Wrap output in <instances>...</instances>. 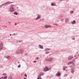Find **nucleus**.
<instances>
[{"label":"nucleus","instance_id":"f8f14e48","mask_svg":"<svg viewBox=\"0 0 79 79\" xmlns=\"http://www.w3.org/2000/svg\"><path fill=\"white\" fill-rule=\"evenodd\" d=\"M12 3H13V2H7L6 3H7V5H10V4H11Z\"/></svg>","mask_w":79,"mask_h":79},{"label":"nucleus","instance_id":"c03bdc74","mask_svg":"<svg viewBox=\"0 0 79 79\" xmlns=\"http://www.w3.org/2000/svg\"><path fill=\"white\" fill-rule=\"evenodd\" d=\"M65 67V68H68V67L65 66V67Z\"/></svg>","mask_w":79,"mask_h":79},{"label":"nucleus","instance_id":"a18cd8bd","mask_svg":"<svg viewBox=\"0 0 79 79\" xmlns=\"http://www.w3.org/2000/svg\"><path fill=\"white\" fill-rule=\"evenodd\" d=\"M10 36H11V34H10Z\"/></svg>","mask_w":79,"mask_h":79},{"label":"nucleus","instance_id":"7ed1b4c3","mask_svg":"<svg viewBox=\"0 0 79 79\" xmlns=\"http://www.w3.org/2000/svg\"><path fill=\"white\" fill-rule=\"evenodd\" d=\"M3 43H0V49H1V50L3 49Z\"/></svg>","mask_w":79,"mask_h":79},{"label":"nucleus","instance_id":"5701e85b","mask_svg":"<svg viewBox=\"0 0 79 79\" xmlns=\"http://www.w3.org/2000/svg\"><path fill=\"white\" fill-rule=\"evenodd\" d=\"M14 15H18V13H17L16 12H15L14 13Z\"/></svg>","mask_w":79,"mask_h":79},{"label":"nucleus","instance_id":"6e6552de","mask_svg":"<svg viewBox=\"0 0 79 79\" xmlns=\"http://www.w3.org/2000/svg\"><path fill=\"white\" fill-rule=\"evenodd\" d=\"M45 28H48V27H51L52 26L49 25H45Z\"/></svg>","mask_w":79,"mask_h":79},{"label":"nucleus","instance_id":"de8ad7c7","mask_svg":"<svg viewBox=\"0 0 79 79\" xmlns=\"http://www.w3.org/2000/svg\"><path fill=\"white\" fill-rule=\"evenodd\" d=\"M24 79H26V78H25Z\"/></svg>","mask_w":79,"mask_h":79},{"label":"nucleus","instance_id":"ea45409f","mask_svg":"<svg viewBox=\"0 0 79 79\" xmlns=\"http://www.w3.org/2000/svg\"><path fill=\"white\" fill-rule=\"evenodd\" d=\"M25 55H27V53H26L25 54Z\"/></svg>","mask_w":79,"mask_h":79},{"label":"nucleus","instance_id":"dca6fc26","mask_svg":"<svg viewBox=\"0 0 79 79\" xmlns=\"http://www.w3.org/2000/svg\"><path fill=\"white\" fill-rule=\"evenodd\" d=\"M65 21L66 23H68L69 21V19L67 18L65 19Z\"/></svg>","mask_w":79,"mask_h":79},{"label":"nucleus","instance_id":"cd10ccee","mask_svg":"<svg viewBox=\"0 0 79 79\" xmlns=\"http://www.w3.org/2000/svg\"><path fill=\"white\" fill-rule=\"evenodd\" d=\"M63 69L64 71H65V70H66V68H65V67H64Z\"/></svg>","mask_w":79,"mask_h":79},{"label":"nucleus","instance_id":"a211bd4d","mask_svg":"<svg viewBox=\"0 0 79 79\" xmlns=\"http://www.w3.org/2000/svg\"><path fill=\"white\" fill-rule=\"evenodd\" d=\"M72 63H73V62L72 61H70L69 62L68 64V65H69L70 64H72Z\"/></svg>","mask_w":79,"mask_h":79},{"label":"nucleus","instance_id":"37998d69","mask_svg":"<svg viewBox=\"0 0 79 79\" xmlns=\"http://www.w3.org/2000/svg\"><path fill=\"white\" fill-rule=\"evenodd\" d=\"M25 76L27 77V75L26 74L25 75Z\"/></svg>","mask_w":79,"mask_h":79},{"label":"nucleus","instance_id":"0eeeda50","mask_svg":"<svg viewBox=\"0 0 79 79\" xmlns=\"http://www.w3.org/2000/svg\"><path fill=\"white\" fill-rule=\"evenodd\" d=\"M20 54H23L24 52V50L23 49H20L19 50Z\"/></svg>","mask_w":79,"mask_h":79},{"label":"nucleus","instance_id":"bb28decb","mask_svg":"<svg viewBox=\"0 0 79 79\" xmlns=\"http://www.w3.org/2000/svg\"><path fill=\"white\" fill-rule=\"evenodd\" d=\"M20 67H21V64H19L18 66V68H20Z\"/></svg>","mask_w":79,"mask_h":79},{"label":"nucleus","instance_id":"4c0bfd02","mask_svg":"<svg viewBox=\"0 0 79 79\" xmlns=\"http://www.w3.org/2000/svg\"><path fill=\"white\" fill-rule=\"evenodd\" d=\"M19 42H23V40H19Z\"/></svg>","mask_w":79,"mask_h":79},{"label":"nucleus","instance_id":"72a5a7b5","mask_svg":"<svg viewBox=\"0 0 79 79\" xmlns=\"http://www.w3.org/2000/svg\"><path fill=\"white\" fill-rule=\"evenodd\" d=\"M68 76V74H66L65 75H64V77H65V76Z\"/></svg>","mask_w":79,"mask_h":79},{"label":"nucleus","instance_id":"423d86ee","mask_svg":"<svg viewBox=\"0 0 79 79\" xmlns=\"http://www.w3.org/2000/svg\"><path fill=\"white\" fill-rule=\"evenodd\" d=\"M37 17L35 18V19L36 20H37L38 19H39L40 18V15L39 14L37 15Z\"/></svg>","mask_w":79,"mask_h":79},{"label":"nucleus","instance_id":"9d476101","mask_svg":"<svg viewBox=\"0 0 79 79\" xmlns=\"http://www.w3.org/2000/svg\"><path fill=\"white\" fill-rule=\"evenodd\" d=\"M74 68L71 69V72L72 73H74Z\"/></svg>","mask_w":79,"mask_h":79},{"label":"nucleus","instance_id":"393cba45","mask_svg":"<svg viewBox=\"0 0 79 79\" xmlns=\"http://www.w3.org/2000/svg\"><path fill=\"white\" fill-rule=\"evenodd\" d=\"M6 78H7V77L5 76V77H3V79H6Z\"/></svg>","mask_w":79,"mask_h":79},{"label":"nucleus","instance_id":"49530a36","mask_svg":"<svg viewBox=\"0 0 79 79\" xmlns=\"http://www.w3.org/2000/svg\"><path fill=\"white\" fill-rule=\"evenodd\" d=\"M14 6H12V7H14Z\"/></svg>","mask_w":79,"mask_h":79},{"label":"nucleus","instance_id":"79ce46f5","mask_svg":"<svg viewBox=\"0 0 79 79\" xmlns=\"http://www.w3.org/2000/svg\"><path fill=\"white\" fill-rule=\"evenodd\" d=\"M36 61V60H35L33 61V62H34V63H35V62Z\"/></svg>","mask_w":79,"mask_h":79},{"label":"nucleus","instance_id":"2eb2a0df","mask_svg":"<svg viewBox=\"0 0 79 79\" xmlns=\"http://www.w3.org/2000/svg\"><path fill=\"white\" fill-rule=\"evenodd\" d=\"M50 50V49L49 48H46L44 50V51H45V52H47V51H49V50Z\"/></svg>","mask_w":79,"mask_h":79},{"label":"nucleus","instance_id":"4468645a","mask_svg":"<svg viewBox=\"0 0 79 79\" xmlns=\"http://www.w3.org/2000/svg\"><path fill=\"white\" fill-rule=\"evenodd\" d=\"M76 22L75 20H73V21L71 22V23L72 24H74L76 23Z\"/></svg>","mask_w":79,"mask_h":79},{"label":"nucleus","instance_id":"58836bf2","mask_svg":"<svg viewBox=\"0 0 79 79\" xmlns=\"http://www.w3.org/2000/svg\"><path fill=\"white\" fill-rule=\"evenodd\" d=\"M2 5L0 6V8H2Z\"/></svg>","mask_w":79,"mask_h":79},{"label":"nucleus","instance_id":"c756f323","mask_svg":"<svg viewBox=\"0 0 79 79\" xmlns=\"http://www.w3.org/2000/svg\"><path fill=\"white\" fill-rule=\"evenodd\" d=\"M2 75L3 76H6V73H3L2 74Z\"/></svg>","mask_w":79,"mask_h":79},{"label":"nucleus","instance_id":"7c9ffc66","mask_svg":"<svg viewBox=\"0 0 79 79\" xmlns=\"http://www.w3.org/2000/svg\"><path fill=\"white\" fill-rule=\"evenodd\" d=\"M39 57H36V58H35V59H36V60H38V59H39Z\"/></svg>","mask_w":79,"mask_h":79},{"label":"nucleus","instance_id":"864d4df0","mask_svg":"<svg viewBox=\"0 0 79 79\" xmlns=\"http://www.w3.org/2000/svg\"><path fill=\"white\" fill-rule=\"evenodd\" d=\"M17 9L18 8V7H17Z\"/></svg>","mask_w":79,"mask_h":79},{"label":"nucleus","instance_id":"412c9836","mask_svg":"<svg viewBox=\"0 0 79 79\" xmlns=\"http://www.w3.org/2000/svg\"><path fill=\"white\" fill-rule=\"evenodd\" d=\"M20 52H19V51H17L16 52V54H17V55H18L19 54Z\"/></svg>","mask_w":79,"mask_h":79},{"label":"nucleus","instance_id":"5fc2aeb1","mask_svg":"<svg viewBox=\"0 0 79 79\" xmlns=\"http://www.w3.org/2000/svg\"><path fill=\"white\" fill-rule=\"evenodd\" d=\"M8 79H10L9 78H8Z\"/></svg>","mask_w":79,"mask_h":79},{"label":"nucleus","instance_id":"c9c22d12","mask_svg":"<svg viewBox=\"0 0 79 79\" xmlns=\"http://www.w3.org/2000/svg\"><path fill=\"white\" fill-rule=\"evenodd\" d=\"M13 35H18V34H15V33H14Z\"/></svg>","mask_w":79,"mask_h":79},{"label":"nucleus","instance_id":"603ef678","mask_svg":"<svg viewBox=\"0 0 79 79\" xmlns=\"http://www.w3.org/2000/svg\"><path fill=\"white\" fill-rule=\"evenodd\" d=\"M77 53H78V52H77Z\"/></svg>","mask_w":79,"mask_h":79},{"label":"nucleus","instance_id":"20e7f679","mask_svg":"<svg viewBox=\"0 0 79 79\" xmlns=\"http://www.w3.org/2000/svg\"><path fill=\"white\" fill-rule=\"evenodd\" d=\"M46 60L48 61H53V58L51 57L49 59H47Z\"/></svg>","mask_w":79,"mask_h":79},{"label":"nucleus","instance_id":"1a4fd4ad","mask_svg":"<svg viewBox=\"0 0 79 79\" xmlns=\"http://www.w3.org/2000/svg\"><path fill=\"white\" fill-rule=\"evenodd\" d=\"M56 76H59L61 75V73L60 72H58L56 74Z\"/></svg>","mask_w":79,"mask_h":79},{"label":"nucleus","instance_id":"8fccbe9b","mask_svg":"<svg viewBox=\"0 0 79 79\" xmlns=\"http://www.w3.org/2000/svg\"><path fill=\"white\" fill-rule=\"evenodd\" d=\"M76 56H74V57H76Z\"/></svg>","mask_w":79,"mask_h":79},{"label":"nucleus","instance_id":"4be33fe9","mask_svg":"<svg viewBox=\"0 0 79 79\" xmlns=\"http://www.w3.org/2000/svg\"><path fill=\"white\" fill-rule=\"evenodd\" d=\"M9 78V79H13V77L12 76H10Z\"/></svg>","mask_w":79,"mask_h":79},{"label":"nucleus","instance_id":"e433bc0d","mask_svg":"<svg viewBox=\"0 0 79 79\" xmlns=\"http://www.w3.org/2000/svg\"><path fill=\"white\" fill-rule=\"evenodd\" d=\"M0 79H3V77H2L1 78H0Z\"/></svg>","mask_w":79,"mask_h":79},{"label":"nucleus","instance_id":"6ab92c4d","mask_svg":"<svg viewBox=\"0 0 79 79\" xmlns=\"http://www.w3.org/2000/svg\"><path fill=\"white\" fill-rule=\"evenodd\" d=\"M51 5L52 6H55V3H51Z\"/></svg>","mask_w":79,"mask_h":79},{"label":"nucleus","instance_id":"b1692460","mask_svg":"<svg viewBox=\"0 0 79 79\" xmlns=\"http://www.w3.org/2000/svg\"><path fill=\"white\" fill-rule=\"evenodd\" d=\"M74 13V11L73 10L70 11V14H73Z\"/></svg>","mask_w":79,"mask_h":79},{"label":"nucleus","instance_id":"3c124183","mask_svg":"<svg viewBox=\"0 0 79 79\" xmlns=\"http://www.w3.org/2000/svg\"><path fill=\"white\" fill-rule=\"evenodd\" d=\"M70 78H72V77H70Z\"/></svg>","mask_w":79,"mask_h":79},{"label":"nucleus","instance_id":"f03ea898","mask_svg":"<svg viewBox=\"0 0 79 79\" xmlns=\"http://www.w3.org/2000/svg\"><path fill=\"white\" fill-rule=\"evenodd\" d=\"M9 11L10 12H13V11H15V9L13 7H11L10 8Z\"/></svg>","mask_w":79,"mask_h":79},{"label":"nucleus","instance_id":"2f4dec72","mask_svg":"<svg viewBox=\"0 0 79 79\" xmlns=\"http://www.w3.org/2000/svg\"><path fill=\"white\" fill-rule=\"evenodd\" d=\"M5 58H8V56H5Z\"/></svg>","mask_w":79,"mask_h":79},{"label":"nucleus","instance_id":"9b49d317","mask_svg":"<svg viewBox=\"0 0 79 79\" xmlns=\"http://www.w3.org/2000/svg\"><path fill=\"white\" fill-rule=\"evenodd\" d=\"M38 46L40 48H41V49H43L44 48V47H43V46H42V45H39Z\"/></svg>","mask_w":79,"mask_h":79},{"label":"nucleus","instance_id":"09e8293b","mask_svg":"<svg viewBox=\"0 0 79 79\" xmlns=\"http://www.w3.org/2000/svg\"><path fill=\"white\" fill-rule=\"evenodd\" d=\"M68 71V70H66V71Z\"/></svg>","mask_w":79,"mask_h":79},{"label":"nucleus","instance_id":"a19ab883","mask_svg":"<svg viewBox=\"0 0 79 79\" xmlns=\"http://www.w3.org/2000/svg\"><path fill=\"white\" fill-rule=\"evenodd\" d=\"M72 67H73V66H70V68H72Z\"/></svg>","mask_w":79,"mask_h":79},{"label":"nucleus","instance_id":"ddd939ff","mask_svg":"<svg viewBox=\"0 0 79 79\" xmlns=\"http://www.w3.org/2000/svg\"><path fill=\"white\" fill-rule=\"evenodd\" d=\"M6 5H7V3H6H6H4L3 4L1 5V6H6Z\"/></svg>","mask_w":79,"mask_h":79},{"label":"nucleus","instance_id":"f3484780","mask_svg":"<svg viewBox=\"0 0 79 79\" xmlns=\"http://www.w3.org/2000/svg\"><path fill=\"white\" fill-rule=\"evenodd\" d=\"M44 73H40V75H39V76H44Z\"/></svg>","mask_w":79,"mask_h":79},{"label":"nucleus","instance_id":"473e14b6","mask_svg":"<svg viewBox=\"0 0 79 79\" xmlns=\"http://www.w3.org/2000/svg\"><path fill=\"white\" fill-rule=\"evenodd\" d=\"M73 40H76V39L75 38H73Z\"/></svg>","mask_w":79,"mask_h":79},{"label":"nucleus","instance_id":"aec40b11","mask_svg":"<svg viewBox=\"0 0 79 79\" xmlns=\"http://www.w3.org/2000/svg\"><path fill=\"white\" fill-rule=\"evenodd\" d=\"M11 58V57L10 56H7V59H8L9 60H10Z\"/></svg>","mask_w":79,"mask_h":79},{"label":"nucleus","instance_id":"c85d7f7f","mask_svg":"<svg viewBox=\"0 0 79 79\" xmlns=\"http://www.w3.org/2000/svg\"><path fill=\"white\" fill-rule=\"evenodd\" d=\"M54 25H55V26H58V25L57 24H56V23H54Z\"/></svg>","mask_w":79,"mask_h":79},{"label":"nucleus","instance_id":"39448f33","mask_svg":"<svg viewBox=\"0 0 79 79\" xmlns=\"http://www.w3.org/2000/svg\"><path fill=\"white\" fill-rule=\"evenodd\" d=\"M74 58V57L73 56H69L68 57V60H71L72 59H73V58Z\"/></svg>","mask_w":79,"mask_h":79},{"label":"nucleus","instance_id":"a878e982","mask_svg":"<svg viewBox=\"0 0 79 79\" xmlns=\"http://www.w3.org/2000/svg\"><path fill=\"white\" fill-rule=\"evenodd\" d=\"M50 53L49 52H46L45 53V54H48V53Z\"/></svg>","mask_w":79,"mask_h":79},{"label":"nucleus","instance_id":"f257e3e1","mask_svg":"<svg viewBox=\"0 0 79 79\" xmlns=\"http://www.w3.org/2000/svg\"><path fill=\"white\" fill-rule=\"evenodd\" d=\"M51 69H52V68L51 67L48 68V67H46L44 69V71L45 72L47 71H49Z\"/></svg>","mask_w":79,"mask_h":79},{"label":"nucleus","instance_id":"f704fd0d","mask_svg":"<svg viewBox=\"0 0 79 79\" xmlns=\"http://www.w3.org/2000/svg\"><path fill=\"white\" fill-rule=\"evenodd\" d=\"M61 21H64V19H62L61 20Z\"/></svg>","mask_w":79,"mask_h":79}]
</instances>
